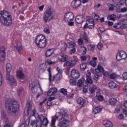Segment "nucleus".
I'll return each mask as SVG.
<instances>
[{
	"instance_id": "obj_1",
	"label": "nucleus",
	"mask_w": 127,
	"mask_h": 127,
	"mask_svg": "<svg viewBox=\"0 0 127 127\" xmlns=\"http://www.w3.org/2000/svg\"><path fill=\"white\" fill-rule=\"evenodd\" d=\"M19 104L16 100L8 99L5 102L6 111L9 114H15L18 111Z\"/></svg>"
},
{
	"instance_id": "obj_2",
	"label": "nucleus",
	"mask_w": 127,
	"mask_h": 127,
	"mask_svg": "<svg viewBox=\"0 0 127 127\" xmlns=\"http://www.w3.org/2000/svg\"><path fill=\"white\" fill-rule=\"evenodd\" d=\"M0 22L4 26H10L12 23L10 13L5 10L0 11Z\"/></svg>"
},
{
	"instance_id": "obj_3",
	"label": "nucleus",
	"mask_w": 127,
	"mask_h": 127,
	"mask_svg": "<svg viewBox=\"0 0 127 127\" xmlns=\"http://www.w3.org/2000/svg\"><path fill=\"white\" fill-rule=\"evenodd\" d=\"M11 69H12V66H11V64L10 63H7L6 64V80H8L10 84L12 86H16V81L14 79V76L11 75L10 72H11Z\"/></svg>"
},
{
	"instance_id": "obj_4",
	"label": "nucleus",
	"mask_w": 127,
	"mask_h": 127,
	"mask_svg": "<svg viewBox=\"0 0 127 127\" xmlns=\"http://www.w3.org/2000/svg\"><path fill=\"white\" fill-rule=\"evenodd\" d=\"M49 123V121H48L47 118L43 115H38V116L36 117V127H42V124L44 127H47Z\"/></svg>"
},
{
	"instance_id": "obj_5",
	"label": "nucleus",
	"mask_w": 127,
	"mask_h": 127,
	"mask_svg": "<svg viewBox=\"0 0 127 127\" xmlns=\"http://www.w3.org/2000/svg\"><path fill=\"white\" fill-rule=\"evenodd\" d=\"M36 44L38 47L43 48L46 46V38L42 35H38L36 39Z\"/></svg>"
},
{
	"instance_id": "obj_6",
	"label": "nucleus",
	"mask_w": 127,
	"mask_h": 127,
	"mask_svg": "<svg viewBox=\"0 0 127 127\" xmlns=\"http://www.w3.org/2000/svg\"><path fill=\"white\" fill-rule=\"evenodd\" d=\"M53 14V12L51 11V9H47L44 14V20L46 23H47L48 21L51 20L52 18V15Z\"/></svg>"
},
{
	"instance_id": "obj_7",
	"label": "nucleus",
	"mask_w": 127,
	"mask_h": 127,
	"mask_svg": "<svg viewBox=\"0 0 127 127\" xmlns=\"http://www.w3.org/2000/svg\"><path fill=\"white\" fill-rule=\"evenodd\" d=\"M95 27V23L94 22V19H88L86 21V24L83 26V29L89 28L92 29Z\"/></svg>"
},
{
	"instance_id": "obj_8",
	"label": "nucleus",
	"mask_w": 127,
	"mask_h": 127,
	"mask_svg": "<svg viewBox=\"0 0 127 127\" xmlns=\"http://www.w3.org/2000/svg\"><path fill=\"white\" fill-rule=\"evenodd\" d=\"M127 57V53L125 51H121L117 53L116 59L118 61H121V60H126Z\"/></svg>"
},
{
	"instance_id": "obj_9",
	"label": "nucleus",
	"mask_w": 127,
	"mask_h": 127,
	"mask_svg": "<svg viewBox=\"0 0 127 127\" xmlns=\"http://www.w3.org/2000/svg\"><path fill=\"white\" fill-rule=\"evenodd\" d=\"M74 19V14L72 12H68L64 14V21H71Z\"/></svg>"
},
{
	"instance_id": "obj_10",
	"label": "nucleus",
	"mask_w": 127,
	"mask_h": 127,
	"mask_svg": "<svg viewBox=\"0 0 127 127\" xmlns=\"http://www.w3.org/2000/svg\"><path fill=\"white\" fill-rule=\"evenodd\" d=\"M4 55H5V48L3 46L0 47V61L2 62L4 60Z\"/></svg>"
},
{
	"instance_id": "obj_11",
	"label": "nucleus",
	"mask_w": 127,
	"mask_h": 127,
	"mask_svg": "<svg viewBox=\"0 0 127 127\" xmlns=\"http://www.w3.org/2000/svg\"><path fill=\"white\" fill-rule=\"evenodd\" d=\"M81 3L82 1L81 0H74L72 1L71 5L73 8H78Z\"/></svg>"
},
{
	"instance_id": "obj_12",
	"label": "nucleus",
	"mask_w": 127,
	"mask_h": 127,
	"mask_svg": "<svg viewBox=\"0 0 127 127\" xmlns=\"http://www.w3.org/2000/svg\"><path fill=\"white\" fill-rule=\"evenodd\" d=\"M71 76L73 79H78L80 77V73L77 69H73L71 71Z\"/></svg>"
},
{
	"instance_id": "obj_13",
	"label": "nucleus",
	"mask_w": 127,
	"mask_h": 127,
	"mask_svg": "<svg viewBox=\"0 0 127 127\" xmlns=\"http://www.w3.org/2000/svg\"><path fill=\"white\" fill-rule=\"evenodd\" d=\"M32 108V105H31V103H30V102H28L24 112L26 116H28V115H29V112L31 111Z\"/></svg>"
},
{
	"instance_id": "obj_14",
	"label": "nucleus",
	"mask_w": 127,
	"mask_h": 127,
	"mask_svg": "<svg viewBox=\"0 0 127 127\" xmlns=\"http://www.w3.org/2000/svg\"><path fill=\"white\" fill-rule=\"evenodd\" d=\"M78 58H77L76 57H75L74 58V60H72L71 61H66V66H74L78 62Z\"/></svg>"
},
{
	"instance_id": "obj_15",
	"label": "nucleus",
	"mask_w": 127,
	"mask_h": 127,
	"mask_svg": "<svg viewBox=\"0 0 127 127\" xmlns=\"http://www.w3.org/2000/svg\"><path fill=\"white\" fill-rule=\"evenodd\" d=\"M85 21V17L83 15H78L76 16L75 17V21L77 22V23H78L79 24L82 23V22H84Z\"/></svg>"
},
{
	"instance_id": "obj_16",
	"label": "nucleus",
	"mask_w": 127,
	"mask_h": 127,
	"mask_svg": "<svg viewBox=\"0 0 127 127\" xmlns=\"http://www.w3.org/2000/svg\"><path fill=\"white\" fill-rule=\"evenodd\" d=\"M37 85V82L34 81L32 84L30 85V87H32L31 91L34 94L36 93L38 91V87L36 86Z\"/></svg>"
},
{
	"instance_id": "obj_17",
	"label": "nucleus",
	"mask_w": 127,
	"mask_h": 127,
	"mask_svg": "<svg viewBox=\"0 0 127 127\" xmlns=\"http://www.w3.org/2000/svg\"><path fill=\"white\" fill-rule=\"evenodd\" d=\"M113 27H114V28H116V29H120V28H121L122 29H124V28L126 27V24H122V23L118 22V23H116L113 26Z\"/></svg>"
},
{
	"instance_id": "obj_18",
	"label": "nucleus",
	"mask_w": 127,
	"mask_h": 127,
	"mask_svg": "<svg viewBox=\"0 0 127 127\" xmlns=\"http://www.w3.org/2000/svg\"><path fill=\"white\" fill-rule=\"evenodd\" d=\"M57 93V88H51L47 93V96H52L53 95H55Z\"/></svg>"
},
{
	"instance_id": "obj_19",
	"label": "nucleus",
	"mask_w": 127,
	"mask_h": 127,
	"mask_svg": "<svg viewBox=\"0 0 127 127\" xmlns=\"http://www.w3.org/2000/svg\"><path fill=\"white\" fill-rule=\"evenodd\" d=\"M86 84H93V79L91 78V72L88 73L87 74H86Z\"/></svg>"
},
{
	"instance_id": "obj_20",
	"label": "nucleus",
	"mask_w": 127,
	"mask_h": 127,
	"mask_svg": "<svg viewBox=\"0 0 127 127\" xmlns=\"http://www.w3.org/2000/svg\"><path fill=\"white\" fill-rule=\"evenodd\" d=\"M108 86L111 89H119V85L114 81L109 82L108 83Z\"/></svg>"
},
{
	"instance_id": "obj_21",
	"label": "nucleus",
	"mask_w": 127,
	"mask_h": 127,
	"mask_svg": "<svg viewBox=\"0 0 127 127\" xmlns=\"http://www.w3.org/2000/svg\"><path fill=\"white\" fill-rule=\"evenodd\" d=\"M58 126L60 127H69V122L63 121L62 122L59 123Z\"/></svg>"
},
{
	"instance_id": "obj_22",
	"label": "nucleus",
	"mask_w": 127,
	"mask_h": 127,
	"mask_svg": "<svg viewBox=\"0 0 127 127\" xmlns=\"http://www.w3.org/2000/svg\"><path fill=\"white\" fill-rule=\"evenodd\" d=\"M17 76L20 80H24L25 77L24 76V74L21 71V70H19L17 72Z\"/></svg>"
},
{
	"instance_id": "obj_23",
	"label": "nucleus",
	"mask_w": 127,
	"mask_h": 127,
	"mask_svg": "<svg viewBox=\"0 0 127 127\" xmlns=\"http://www.w3.org/2000/svg\"><path fill=\"white\" fill-rule=\"evenodd\" d=\"M104 126L106 127H113V123L109 120H104L103 122Z\"/></svg>"
},
{
	"instance_id": "obj_24",
	"label": "nucleus",
	"mask_w": 127,
	"mask_h": 127,
	"mask_svg": "<svg viewBox=\"0 0 127 127\" xmlns=\"http://www.w3.org/2000/svg\"><path fill=\"white\" fill-rule=\"evenodd\" d=\"M95 71L97 72V73H100H100H104L105 69H104V67H103V66L100 64H98L97 68L95 69Z\"/></svg>"
},
{
	"instance_id": "obj_25",
	"label": "nucleus",
	"mask_w": 127,
	"mask_h": 127,
	"mask_svg": "<svg viewBox=\"0 0 127 127\" xmlns=\"http://www.w3.org/2000/svg\"><path fill=\"white\" fill-rule=\"evenodd\" d=\"M72 120V116L71 115H64V121L66 123H69Z\"/></svg>"
},
{
	"instance_id": "obj_26",
	"label": "nucleus",
	"mask_w": 127,
	"mask_h": 127,
	"mask_svg": "<svg viewBox=\"0 0 127 127\" xmlns=\"http://www.w3.org/2000/svg\"><path fill=\"white\" fill-rule=\"evenodd\" d=\"M107 18L108 20H113V21H115L116 20L115 18H117V15L115 14L108 15L107 16Z\"/></svg>"
},
{
	"instance_id": "obj_27",
	"label": "nucleus",
	"mask_w": 127,
	"mask_h": 127,
	"mask_svg": "<svg viewBox=\"0 0 127 127\" xmlns=\"http://www.w3.org/2000/svg\"><path fill=\"white\" fill-rule=\"evenodd\" d=\"M53 54H54V51L52 49H49L46 52V57H50L51 55H53Z\"/></svg>"
},
{
	"instance_id": "obj_28",
	"label": "nucleus",
	"mask_w": 127,
	"mask_h": 127,
	"mask_svg": "<svg viewBox=\"0 0 127 127\" xmlns=\"http://www.w3.org/2000/svg\"><path fill=\"white\" fill-rule=\"evenodd\" d=\"M102 109H103V107L102 106H98L95 108L92 112L93 114H98V113H100L101 111H102Z\"/></svg>"
},
{
	"instance_id": "obj_29",
	"label": "nucleus",
	"mask_w": 127,
	"mask_h": 127,
	"mask_svg": "<svg viewBox=\"0 0 127 127\" xmlns=\"http://www.w3.org/2000/svg\"><path fill=\"white\" fill-rule=\"evenodd\" d=\"M118 5V4L117 3H112L109 4V10H110L111 11H114L115 8L114 7H116Z\"/></svg>"
},
{
	"instance_id": "obj_30",
	"label": "nucleus",
	"mask_w": 127,
	"mask_h": 127,
	"mask_svg": "<svg viewBox=\"0 0 127 127\" xmlns=\"http://www.w3.org/2000/svg\"><path fill=\"white\" fill-rule=\"evenodd\" d=\"M56 119L58 120V121H61V120L63 119V114H62L60 112H58V113L56 114Z\"/></svg>"
},
{
	"instance_id": "obj_31",
	"label": "nucleus",
	"mask_w": 127,
	"mask_h": 127,
	"mask_svg": "<svg viewBox=\"0 0 127 127\" xmlns=\"http://www.w3.org/2000/svg\"><path fill=\"white\" fill-rule=\"evenodd\" d=\"M109 103L111 106H115L117 103V99L115 98H110L109 100Z\"/></svg>"
},
{
	"instance_id": "obj_32",
	"label": "nucleus",
	"mask_w": 127,
	"mask_h": 127,
	"mask_svg": "<svg viewBox=\"0 0 127 127\" xmlns=\"http://www.w3.org/2000/svg\"><path fill=\"white\" fill-rule=\"evenodd\" d=\"M61 56L62 58L61 59V62H66L67 61V60L68 59V56L66 55H61Z\"/></svg>"
},
{
	"instance_id": "obj_33",
	"label": "nucleus",
	"mask_w": 127,
	"mask_h": 127,
	"mask_svg": "<svg viewBox=\"0 0 127 127\" xmlns=\"http://www.w3.org/2000/svg\"><path fill=\"white\" fill-rule=\"evenodd\" d=\"M84 81H85V78H82V79H79L77 83L78 87H82V85H85L83 83Z\"/></svg>"
},
{
	"instance_id": "obj_34",
	"label": "nucleus",
	"mask_w": 127,
	"mask_h": 127,
	"mask_svg": "<svg viewBox=\"0 0 127 127\" xmlns=\"http://www.w3.org/2000/svg\"><path fill=\"white\" fill-rule=\"evenodd\" d=\"M40 71L41 72H45V70H46V65L45 64H40L39 66Z\"/></svg>"
},
{
	"instance_id": "obj_35",
	"label": "nucleus",
	"mask_w": 127,
	"mask_h": 127,
	"mask_svg": "<svg viewBox=\"0 0 127 127\" xmlns=\"http://www.w3.org/2000/svg\"><path fill=\"white\" fill-rule=\"evenodd\" d=\"M77 102L79 105H82V106L84 105V104H85V100L82 98H79L77 99Z\"/></svg>"
},
{
	"instance_id": "obj_36",
	"label": "nucleus",
	"mask_w": 127,
	"mask_h": 127,
	"mask_svg": "<svg viewBox=\"0 0 127 127\" xmlns=\"http://www.w3.org/2000/svg\"><path fill=\"white\" fill-rule=\"evenodd\" d=\"M86 67H87V64L85 63L81 64L80 65V68L81 71H85L86 70Z\"/></svg>"
},
{
	"instance_id": "obj_37",
	"label": "nucleus",
	"mask_w": 127,
	"mask_h": 127,
	"mask_svg": "<svg viewBox=\"0 0 127 127\" xmlns=\"http://www.w3.org/2000/svg\"><path fill=\"white\" fill-rule=\"evenodd\" d=\"M88 89H89V86H88V84L85 83V85H83V92L84 93L88 92Z\"/></svg>"
},
{
	"instance_id": "obj_38",
	"label": "nucleus",
	"mask_w": 127,
	"mask_h": 127,
	"mask_svg": "<svg viewBox=\"0 0 127 127\" xmlns=\"http://www.w3.org/2000/svg\"><path fill=\"white\" fill-rule=\"evenodd\" d=\"M88 47L89 50H90V51H92V52H94L95 47V45H89L88 46Z\"/></svg>"
},
{
	"instance_id": "obj_39",
	"label": "nucleus",
	"mask_w": 127,
	"mask_h": 127,
	"mask_svg": "<svg viewBox=\"0 0 127 127\" xmlns=\"http://www.w3.org/2000/svg\"><path fill=\"white\" fill-rule=\"evenodd\" d=\"M69 82L71 86H75L77 84V81L74 79H70Z\"/></svg>"
},
{
	"instance_id": "obj_40",
	"label": "nucleus",
	"mask_w": 127,
	"mask_h": 127,
	"mask_svg": "<svg viewBox=\"0 0 127 127\" xmlns=\"http://www.w3.org/2000/svg\"><path fill=\"white\" fill-rule=\"evenodd\" d=\"M97 90V86L94 85L92 88L90 89V92L91 94H94L95 91Z\"/></svg>"
},
{
	"instance_id": "obj_41",
	"label": "nucleus",
	"mask_w": 127,
	"mask_h": 127,
	"mask_svg": "<svg viewBox=\"0 0 127 127\" xmlns=\"http://www.w3.org/2000/svg\"><path fill=\"white\" fill-rule=\"evenodd\" d=\"M52 101V97H49V100L47 102V106H49V107L52 106V102H51Z\"/></svg>"
},
{
	"instance_id": "obj_42",
	"label": "nucleus",
	"mask_w": 127,
	"mask_h": 127,
	"mask_svg": "<svg viewBox=\"0 0 127 127\" xmlns=\"http://www.w3.org/2000/svg\"><path fill=\"white\" fill-rule=\"evenodd\" d=\"M62 49H63V50H64V51H65L66 49H67V44H66V43H63L62 44Z\"/></svg>"
},
{
	"instance_id": "obj_43",
	"label": "nucleus",
	"mask_w": 127,
	"mask_h": 127,
	"mask_svg": "<svg viewBox=\"0 0 127 127\" xmlns=\"http://www.w3.org/2000/svg\"><path fill=\"white\" fill-rule=\"evenodd\" d=\"M61 92L64 96H66V95H67V89L65 88H62L61 89Z\"/></svg>"
},
{
	"instance_id": "obj_44",
	"label": "nucleus",
	"mask_w": 127,
	"mask_h": 127,
	"mask_svg": "<svg viewBox=\"0 0 127 127\" xmlns=\"http://www.w3.org/2000/svg\"><path fill=\"white\" fill-rule=\"evenodd\" d=\"M100 76L99 75V73H95L94 75L93 79L95 81H98L99 80Z\"/></svg>"
},
{
	"instance_id": "obj_45",
	"label": "nucleus",
	"mask_w": 127,
	"mask_h": 127,
	"mask_svg": "<svg viewBox=\"0 0 127 127\" xmlns=\"http://www.w3.org/2000/svg\"><path fill=\"white\" fill-rule=\"evenodd\" d=\"M69 43L70 48H73L76 46V44L73 42H70Z\"/></svg>"
},
{
	"instance_id": "obj_46",
	"label": "nucleus",
	"mask_w": 127,
	"mask_h": 127,
	"mask_svg": "<svg viewBox=\"0 0 127 127\" xmlns=\"http://www.w3.org/2000/svg\"><path fill=\"white\" fill-rule=\"evenodd\" d=\"M83 39L85 40L86 43H88V42H89V38H88V35L86 34L84 35Z\"/></svg>"
},
{
	"instance_id": "obj_47",
	"label": "nucleus",
	"mask_w": 127,
	"mask_h": 127,
	"mask_svg": "<svg viewBox=\"0 0 127 127\" xmlns=\"http://www.w3.org/2000/svg\"><path fill=\"white\" fill-rule=\"evenodd\" d=\"M16 50H17L18 52H20L21 50H22V47H21V45H17L16 46Z\"/></svg>"
},
{
	"instance_id": "obj_48",
	"label": "nucleus",
	"mask_w": 127,
	"mask_h": 127,
	"mask_svg": "<svg viewBox=\"0 0 127 127\" xmlns=\"http://www.w3.org/2000/svg\"><path fill=\"white\" fill-rule=\"evenodd\" d=\"M22 91H23V88L22 86H20L18 90V94L19 96L22 93Z\"/></svg>"
},
{
	"instance_id": "obj_49",
	"label": "nucleus",
	"mask_w": 127,
	"mask_h": 127,
	"mask_svg": "<svg viewBox=\"0 0 127 127\" xmlns=\"http://www.w3.org/2000/svg\"><path fill=\"white\" fill-rule=\"evenodd\" d=\"M116 11H117V12H121V11H122V7L121 5L117 6Z\"/></svg>"
},
{
	"instance_id": "obj_50",
	"label": "nucleus",
	"mask_w": 127,
	"mask_h": 127,
	"mask_svg": "<svg viewBox=\"0 0 127 127\" xmlns=\"http://www.w3.org/2000/svg\"><path fill=\"white\" fill-rule=\"evenodd\" d=\"M44 32L47 34H49L50 33V30H49V28L47 27L44 29Z\"/></svg>"
},
{
	"instance_id": "obj_51",
	"label": "nucleus",
	"mask_w": 127,
	"mask_h": 127,
	"mask_svg": "<svg viewBox=\"0 0 127 127\" xmlns=\"http://www.w3.org/2000/svg\"><path fill=\"white\" fill-rule=\"evenodd\" d=\"M65 22H67V24L69 25V26H74V22L69 21H65Z\"/></svg>"
},
{
	"instance_id": "obj_52",
	"label": "nucleus",
	"mask_w": 127,
	"mask_h": 127,
	"mask_svg": "<svg viewBox=\"0 0 127 127\" xmlns=\"http://www.w3.org/2000/svg\"><path fill=\"white\" fill-rule=\"evenodd\" d=\"M83 41H84V40H83V38H80L78 41V44L79 45H82V44H83Z\"/></svg>"
},
{
	"instance_id": "obj_53",
	"label": "nucleus",
	"mask_w": 127,
	"mask_h": 127,
	"mask_svg": "<svg viewBox=\"0 0 127 127\" xmlns=\"http://www.w3.org/2000/svg\"><path fill=\"white\" fill-rule=\"evenodd\" d=\"M97 99L98 100H99V101H104V96H103L102 95H99L97 97Z\"/></svg>"
},
{
	"instance_id": "obj_54",
	"label": "nucleus",
	"mask_w": 127,
	"mask_h": 127,
	"mask_svg": "<svg viewBox=\"0 0 127 127\" xmlns=\"http://www.w3.org/2000/svg\"><path fill=\"white\" fill-rule=\"evenodd\" d=\"M122 76H123V79H124V80H127V72L123 73V74H122Z\"/></svg>"
},
{
	"instance_id": "obj_55",
	"label": "nucleus",
	"mask_w": 127,
	"mask_h": 127,
	"mask_svg": "<svg viewBox=\"0 0 127 127\" xmlns=\"http://www.w3.org/2000/svg\"><path fill=\"white\" fill-rule=\"evenodd\" d=\"M80 59L81 61H86L87 60V57L86 56H82L80 57Z\"/></svg>"
},
{
	"instance_id": "obj_56",
	"label": "nucleus",
	"mask_w": 127,
	"mask_h": 127,
	"mask_svg": "<svg viewBox=\"0 0 127 127\" xmlns=\"http://www.w3.org/2000/svg\"><path fill=\"white\" fill-rule=\"evenodd\" d=\"M55 79V76H52L51 74H50V75H49L50 82H51V81H54Z\"/></svg>"
},
{
	"instance_id": "obj_57",
	"label": "nucleus",
	"mask_w": 127,
	"mask_h": 127,
	"mask_svg": "<svg viewBox=\"0 0 127 127\" xmlns=\"http://www.w3.org/2000/svg\"><path fill=\"white\" fill-rule=\"evenodd\" d=\"M90 65L95 67L96 66V62L95 61H91L90 62Z\"/></svg>"
},
{
	"instance_id": "obj_58",
	"label": "nucleus",
	"mask_w": 127,
	"mask_h": 127,
	"mask_svg": "<svg viewBox=\"0 0 127 127\" xmlns=\"http://www.w3.org/2000/svg\"><path fill=\"white\" fill-rule=\"evenodd\" d=\"M103 47V44L102 43H99L97 45V48L98 49H101Z\"/></svg>"
},
{
	"instance_id": "obj_59",
	"label": "nucleus",
	"mask_w": 127,
	"mask_h": 127,
	"mask_svg": "<svg viewBox=\"0 0 127 127\" xmlns=\"http://www.w3.org/2000/svg\"><path fill=\"white\" fill-rule=\"evenodd\" d=\"M94 19L96 20H100V16L96 14H94Z\"/></svg>"
},
{
	"instance_id": "obj_60",
	"label": "nucleus",
	"mask_w": 127,
	"mask_h": 127,
	"mask_svg": "<svg viewBox=\"0 0 127 127\" xmlns=\"http://www.w3.org/2000/svg\"><path fill=\"white\" fill-rule=\"evenodd\" d=\"M57 70L58 71V72L59 73H60V74H62V70L61 69H60V67H59V66H58L57 67Z\"/></svg>"
},
{
	"instance_id": "obj_61",
	"label": "nucleus",
	"mask_w": 127,
	"mask_h": 127,
	"mask_svg": "<svg viewBox=\"0 0 127 127\" xmlns=\"http://www.w3.org/2000/svg\"><path fill=\"white\" fill-rule=\"evenodd\" d=\"M126 11H127V7H123L121 8V12H126Z\"/></svg>"
},
{
	"instance_id": "obj_62",
	"label": "nucleus",
	"mask_w": 127,
	"mask_h": 127,
	"mask_svg": "<svg viewBox=\"0 0 127 127\" xmlns=\"http://www.w3.org/2000/svg\"><path fill=\"white\" fill-rule=\"evenodd\" d=\"M55 122H56V119L53 118L52 120V124L53 126H55Z\"/></svg>"
},
{
	"instance_id": "obj_63",
	"label": "nucleus",
	"mask_w": 127,
	"mask_h": 127,
	"mask_svg": "<svg viewBox=\"0 0 127 127\" xmlns=\"http://www.w3.org/2000/svg\"><path fill=\"white\" fill-rule=\"evenodd\" d=\"M110 77L111 79H115L116 78V74H111L110 75Z\"/></svg>"
},
{
	"instance_id": "obj_64",
	"label": "nucleus",
	"mask_w": 127,
	"mask_h": 127,
	"mask_svg": "<svg viewBox=\"0 0 127 127\" xmlns=\"http://www.w3.org/2000/svg\"><path fill=\"white\" fill-rule=\"evenodd\" d=\"M124 107L125 108H126V109H127V101H125L124 102Z\"/></svg>"
}]
</instances>
